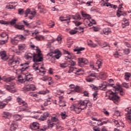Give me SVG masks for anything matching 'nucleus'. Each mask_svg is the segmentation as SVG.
<instances>
[{
    "label": "nucleus",
    "mask_w": 131,
    "mask_h": 131,
    "mask_svg": "<svg viewBox=\"0 0 131 131\" xmlns=\"http://www.w3.org/2000/svg\"><path fill=\"white\" fill-rule=\"evenodd\" d=\"M73 23H75L76 26H79V25H81V23L77 21H73Z\"/></svg>",
    "instance_id": "nucleus-61"
},
{
    "label": "nucleus",
    "mask_w": 131,
    "mask_h": 131,
    "mask_svg": "<svg viewBox=\"0 0 131 131\" xmlns=\"http://www.w3.org/2000/svg\"><path fill=\"white\" fill-rule=\"evenodd\" d=\"M122 11H123V7H122L121 5H119L118 10L117 11V17H120L121 16V13H122Z\"/></svg>",
    "instance_id": "nucleus-20"
},
{
    "label": "nucleus",
    "mask_w": 131,
    "mask_h": 131,
    "mask_svg": "<svg viewBox=\"0 0 131 131\" xmlns=\"http://www.w3.org/2000/svg\"><path fill=\"white\" fill-rule=\"evenodd\" d=\"M33 57V54H31V53H28L27 54H25V59L26 60H31Z\"/></svg>",
    "instance_id": "nucleus-25"
},
{
    "label": "nucleus",
    "mask_w": 131,
    "mask_h": 131,
    "mask_svg": "<svg viewBox=\"0 0 131 131\" xmlns=\"http://www.w3.org/2000/svg\"><path fill=\"white\" fill-rule=\"evenodd\" d=\"M17 102H18L19 105H22L23 106H25V107H28L27 103L23 101L21 98H18L17 99Z\"/></svg>",
    "instance_id": "nucleus-18"
},
{
    "label": "nucleus",
    "mask_w": 131,
    "mask_h": 131,
    "mask_svg": "<svg viewBox=\"0 0 131 131\" xmlns=\"http://www.w3.org/2000/svg\"><path fill=\"white\" fill-rule=\"evenodd\" d=\"M113 122L115 123V125L117 126V127H121V128H123V126H124V124H123V122L121 121L118 122V120H116L114 119L112 120Z\"/></svg>",
    "instance_id": "nucleus-12"
},
{
    "label": "nucleus",
    "mask_w": 131,
    "mask_h": 131,
    "mask_svg": "<svg viewBox=\"0 0 131 131\" xmlns=\"http://www.w3.org/2000/svg\"><path fill=\"white\" fill-rule=\"evenodd\" d=\"M48 117H50V114L49 112L44 113L42 115L40 116L39 120H41V121H45Z\"/></svg>",
    "instance_id": "nucleus-14"
},
{
    "label": "nucleus",
    "mask_w": 131,
    "mask_h": 131,
    "mask_svg": "<svg viewBox=\"0 0 131 131\" xmlns=\"http://www.w3.org/2000/svg\"><path fill=\"white\" fill-rule=\"evenodd\" d=\"M123 21L124 22H123L122 24L123 28H124V26H128V25H129V23H128V21L126 20V19L124 18Z\"/></svg>",
    "instance_id": "nucleus-30"
},
{
    "label": "nucleus",
    "mask_w": 131,
    "mask_h": 131,
    "mask_svg": "<svg viewBox=\"0 0 131 131\" xmlns=\"http://www.w3.org/2000/svg\"><path fill=\"white\" fill-rule=\"evenodd\" d=\"M0 56L3 61H8V59H9L7 57V53L5 51L0 52Z\"/></svg>",
    "instance_id": "nucleus-13"
},
{
    "label": "nucleus",
    "mask_w": 131,
    "mask_h": 131,
    "mask_svg": "<svg viewBox=\"0 0 131 131\" xmlns=\"http://www.w3.org/2000/svg\"><path fill=\"white\" fill-rule=\"evenodd\" d=\"M74 89V91L76 92L77 93H78V92H80V91H81V89L78 86H76Z\"/></svg>",
    "instance_id": "nucleus-51"
},
{
    "label": "nucleus",
    "mask_w": 131,
    "mask_h": 131,
    "mask_svg": "<svg viewBox=\"0 0 131 131\" xmlns=\"http://www.w3.org/2000/svg\"><path fill=\"white\" fill-rule=\"evenodd\" d=\"M68 66H75L76 64L75 62L73 61V60H70L67 62Z\"/></svg>",
    "instance_id": "nucleus-37"
},
{
    "label": "nucleus",
    "mask_w": 131,
    "mask_h": 131,
    "mask_svg": "<svg viewBox=\"0 0 131 131\" xmlns=\"http://www.w3.org/2000/svg\"><path fill=\"white\" fill-rule=\"evenodd\" d=\"M68 68L69 69L68 73H72V72H73L75 74L79 75V74L78 73L83 72V70H82L81 68L78 69L75 67H71L70 66L68 67Z\"/></svg>",
    "instance_id": "nucleus-5"
},
{
    "label": "nucleus",
    "mask_w": 131,
    "mask_h": 131,
    "mask_svg": "<svg viewBox=\"0 0 131 131\" xmlns=\"http://www.w3.org/2000/svg\"><path fill=\"white\" fill-rule=\"evenodd\" d=\"M93 130L94 131H100L101 128L97 126H95L93 127Z\"/></svg>",
    "instance_id": "nucleus-58"
},
{
    "label": "nucleus",
    "mask_w": 131,
    "mask_h": 131,
    "mask_svg": "<svg viewBox=\"0 0 131 131\" xmlns=\"http://www.w3.org/2000/svg\"><path fill=\"white\" fill-rule=\"evenodd\" d=\"M89 100H85L80 102V106L73 105L74 111H75L76 113L77 114L80 113L83 109H85L88 107V104H89Z\"/></svg>",
    "instance_id": "nucleus-2"
},
{
    "label": "nucleus",
    "mask_w": 131,
    "mask_h": 131,
    "mask_svg": "<svg viewBox=\"0 0 131 131\" xmlns=\"http://www.w3.org/2000/svg\"><path fill=\"white\" fill-rule=\"evenodd\" d=\"M102 33H103V34H105L106 35H108L109 33H111V29L108 28L103 29V30H102Z\"/></svg>",
    "instance_id": "nucleus-23"
},
{
    "label": "nucleus",
    "mask_w": 131,
    "mask_h": 131,
    "mask_svg": "<svg viewBox=\"0 0 131 131\" xmlns=\"http://www.w3.org/2000/svg\"><path fill=\"white\" fill-rule=\"evenodd\" d=\"M19 51H23L26 48V45L25 44H20L18 45Z\"/></svg>",
    "instance_id": "nucleus-33"
},
{
    "label": "nucleus",
    "mask_w": 131,
    "mask_h": 131,
    "mask_svg": "<svg viewBox=\"0 0 131 131\" xmlns=\"http://www.w3.org/2000/svg\"><path fill=\"white\" fill-rule=\"evenodd\" d=\"M17 81H19V82H21V83L24 82V79L22 78L21 75H19L18 76Z\"/></svg>",
    "instance_id": "nucleus-45"
},
{
    "label": "nucleus",
    "mask_w": 131,
    "mask_h": 131,
    "mask_svg": "<svg viewBox=\"0 0 131 131\" xmlns=\"http://www.w3.org/2000/svg\"><path fill=\"white\" fill-rule=\"evenodd\" d=\"M99 88L101 91H105V89L107 88V83L106 82H103L102 83L99 84Z\"/></svg>",
    "instance_id": "nucleus-21"
},
{
    "label": "nucleus",
    "mask_w": 131,
    "mask_h": 131,
    "mask_svg": "<svg viewBox=\"0 0 131 131\" xmlns=\"http://www.w3.org/2000/svg\"><path fill=\"white\" fill-rule=\"evenodd\" d=\"M114 89H115L116 91H119L120 92V95L121 96L124 95V92H123V89L120 87V85L115 86Z\"/></svg>",
    "instance_id": "nucleus-16"
},
{
    "label": "nucleus",
    "mask_w": 131,
    "mask_h": 131,
    "mask_svg": "<svg viewBox=\"0 0 131 131\" xmlns=\"http://www.w3.org/2000/svg\"><path fill=\"white\" fill-rule=\"evenodd\" d=\"M51 10L53 11V12H58V11H59V9L58 8H57V7H52L51 9Z\"/></svg>",
    "instance_id": "nucleus-62"
},
{
    "label": "nucleus",
    "mask_w": 131,
    "mask_h": 131,
    "mask_svg": "<svg viewBox=\"0 0 131 131\" xmlns=\"http://www.w3.org/2000/svg\"><path fill=\"white\" fill-rule=\"evenodd\" d=\"M0 37H1V38H6L5 40L0 39V45H5L6 42H8V38H9V36L7 33L3 32L2 34H0Z\"/></svg>",
    "instance_id": "nucleus-6"
},
{
    "label": "nucleus",
    "mask_w": 131,
    "mask_h": 131,
    "mask_svg": "<svg viewBox=\"0 0 131 131\" xmlns=\"http://www.w3.org/2000/svg\"><path fill=\"white\" fill-rule=\"evenodd\" d=\"M100 123H97V125L98 126H102V125H103V124H106L107 123H108V122H109V120H107L106 121H104L103 122H99Z\"/></svg>",
    "instance_id": "nucleus-38"
},
{
    "label": "nucleus",
    "mask_w": 131,
    "mask_h": 131,
    "mask_svg": "<svg viewBox=\"0 0 131 131\" xmlns=\"http://www.w3.org/2000/svg\"><path fill=\"white\" fill-rule=\"evenodd\" d=\"M70 34H71L72 35H73V34H76V33H77V31L75 30H71L69 31Z\"/></svg>",
    "instance_id": "nucleus-56"
},
{
    "label": "nucleus",
    "mask_w": 131,
    "mask_h": 131,
    "mask_svg": "<svg viewBox=\"0 0 131 131\" xmlns=\"http://www.w3.org/2000/svg\"><path fill=\"white\" fill-rule=\"evenodd\" d=\"M34 51H36V53H33V62H42L43 61V57L42 54H41V50L38 47L33 46Z\"/></svg>",
    "instance_id": "nucleus-1"
},
{
    "label": "nucleus",
    "mask_w": 131,
    "mask_h": 131,
    "mask_svg": "<svg viewBox=\"0 0 131 131\" xmlns=\"http://www.w3.org/2000/svg\"><path fill=\"white\" fill-rule=\"evenodd\" d=\"M122 54L121 52H118V51H116L114 53L113 56L115 58H119L120 56H122Z\"/></svg>",
    "instance_id": "nucleus-32"
},
{
    "label": "nucleus",
    "mask_w": 131,
    "mask_h": 131,
    "mask_svg": "<svg viewBox=\"0 0 131 131\" xmlns=\"http://www.w3.org/2000/svg\"><path fill=\"white\" fill-rule=\"evenodd\" d=\"M64 54L66 55H69V56H65V60H71L72 59V56H71V53L67 51H64Z\"/></svg>",
    "instance_id": "nucleus-22"
},
{
    "label": "nucleus",
    "mask_w": 131,
    "mask_h": 131,
    "mask_svg": "<svg viewBox=\"0 0 131 131\" xmlns=\"http://www.w3.org/2000/svg\"><path fill=\"white\" fill-rule=\"evenodd\" d=\"M100 131H108V129L106 126H102Z\"/></svg>",
    "instance_id": "nucleus-64"
},
{
    "label": "nucleus",
    "mask_w": 131,
    "mask_h": 131,
    "mask_svg": "<svg viewBox=\"0 0 131 131\" xmlns=\"http://www.w3.org/2000/svg\"><path fill=\"white\" fill-rule=\"evenodd\" d=\"M26 108H27V107H25V106H23L21 105L19 107L17 108V110L18 111V112H21V111H25V110H26Z\"/></svg>",
    "instance_id": "nucleus-35"
},
{
    "label": "nucleus",
    "mask_w": 131,
    "mask_h": 131,
    "mask_svg": "<svg viewBox=\"0 0 131 131\" xmlns=\"http://www.w3.org/2000/svg\"><path fill=\"white\" fill-rule=\"evenodd\" d=\"M18 39H21V40H23V39H25V37L24 35H18L16 36V37H15L14 39H11V43L13 45H18V42L19 41Z\"/></svg>",
    "instance_id": "nucleus-7"
},
{
    "label": "nucleus",
    "mask_w": 131,
    "mask_h": 131,
    "mask_svg": "<svg viewBox=\"0 0 131 131\" xmlns=\"http://www.w3.org/2000/svg\"><path fill=\"white\" fill-rule=\"evenodd\" d=\"M93 95V99L94 101H96L97 100V96H98V93L94 92Z\"/></svg>",
    "instance_id": "nucleus-60"
},
{
    "label": "nucleus",
    "mask_w": 131,
    "mask_h": 131,
    "mask_svg": "<svg viewBox=\"0 0 131 131\" xmlns=\"http://www.w3.org/2000/svg\"><path fill=\"white\" fill-rule=\"evenodd\" d=\"M125 112L126 119L128 120L129 122L131 123V107H128L125 108Z\"/></svg>",
    "instance_id": "nucleus-8"
},
{
    "label": "nucleus",
    "mask_w": 131,
    "mask_h": 131,
    "mask_svg": "<svg viewBox=\"0 0 131 131\" xmlns=\"http://www.w3.org/2000/svg\"><path fill=\"white\" fill-rule=\"evenodd\" d=\"M25 17H28V15H33V12L30 9H27L25 11Z\"/></svg>",
    "instance_id": "nucleus-29"
},
{
    "label": "nucleus",
    "mask_w": 131,
    "mask_h": 131,
    "mask_svg": "<svg viewBox=\"0 0 131 131\" xmlns=\"http://www.w3.org/2000/svg\"><path fill=\"white\" fill-rule=\"evenodd\" d=\"M41 80L43 81H48V76H45L43 77H42L41 79Z\"/></svg>",
    "instance_id": "nucleus-63"
},
{
    "label": "nucleus",
    "mask_w": 131,
    "mask_h": 131,
    "mask_svg": "<svg viewBox=\"0 0 131 131\" xmlns=\"http://www.w3.org/2000/svg\"><path fill=\"white\" fill-rule=\"evenodd\" d=\"M20 63V62L19 60H14V57L13 56L12 59H10L8 61V65L9 66H13V67H15V66H17V65H19Z\"/></svg>",
    "instance_id": "nucleus-10"
},
{
    "label": "nucleus",
    "mask_w": 131,
    "mask_h": 131,
    "mask_svg": "<svg viewBox=\"0 0 131 131\" xmlns=\"http://www.w3.org/2000/svg\"><path fill=\"white\" fill-rule=\"evenodd\" d=\"M7 105V103H3V102H0V109H3L5 107H6V105Z\"/></svg>",
    "instance_id": "nucleus-59"
},
{
    "label": "nucleus",
    "mask_w": 131,
    "mask_h": 131,
    "mask_svg": "<svg viewBox=\"0 0 131 131\" xmlns=\"http://www.w3.org/2000/svg\"><path fill=\"white\" fill-rule=\"evenodd\" d=\"M16 22H17V18H14L11 20L10 25L14 26L16 24Z\"/></svg>",
    "instance_id": "nucleus-46"
},
{
    "label": "nucleus",
    "mask_w": 131,
    "mask_h": 131,
    "mask_svg": "<svg viewBox=\"0 0 131 131\" xmlns=\"http://www.w3.org/2000/svg\"><path fill=\"white\" fill-rule=\"evenodd\" d=\"M26 79L27 81H32V80H33V78H32V77H30V74H29L27 75Z\"/></svg>",
    "instance_id": "nucleus-44"
},
{
    "label": "nucleus",
    "mask_w": 131,
    "mask_h": 131,
    "mask_svg": "<svg viewBox=\"0 0 131 131\" xmlns=\"http://www.w3.org/2000/svg\"><path fill=\"white\" fill-rule=\"evenodd\" d=\"M69 66H68L67 62H64L63 63H60V67L63 69L66 68V67H69Z\"/></svg>",
    "instance_id": "nucleus-41"
},
{
    "label": "nucleus",
    "mask_w": 131,
    "mask_h": 131,
    "mask_svg": "<svg viewBox=\"0 0 131 131\" xmlns=\"http://www.w3.org/2000/svg\"><path fill=\"white\" fill-rule=\"evenodd\" d=\"M15 28L18 29V30H24V25H19L15 24L14 25Z\"/></svg>",
    "instance_id": "nucleus-28"
},
{
    "label": "nucleus",
    "mask_w": 131,
    "mask_h": 131,
    "mask_svg": "<svg viewBox=\"0 0 131 131\" xmlns=\"http://www.w3.org/2000/svg\"><path fill=\"white\" fill-rule=\"evenodd\" d=\"M106 94H109V95H110L108 96V98L110 100L113 101L115 104H118L120 97L118 96V95H117V94H116V93H114L113 92L111 91V90H110L106 92Z\"/></svg>",
    "instance_id": "nucleus-4"
},
{
    "label": "nucleus",
    "mask_w": 131,
    "mask_h": 131,
    "mask_svg": "<svg viewBox=\"0 0 131 131\" xmlns=\"http://www.w3.org/2000/svg\"><path fill=\"white\" fill-rule=\"evenodd\" d=\"M92 120H94L95 121H98V123H100V122H101V121H103V120H105V119H106V118L104 119V118H101L100 119H97V118H92Z\"/></svg>",
    "instance_id": "nucleus-42"
},
{
    "label": "nucleus",
    "mask_w": 131,
    "mask_h": 131,
    "mask_svg": "<svg viewBox=\"0 0 131 131\" xmlns=\"http://www.w3.org/2000/svg\"><path fill=\"white\" fill-rule=\"evenodd\" d=\"M85 50L84 48L81 47L80 48H76L74 50V52H77V54H79L81 51H83Z\"/></svg>",
    "instance_id": "nucleus-31"
},
{
    "label": "nucleus",
    "mask_w": 131,
    "mask_h": 131,
    "mask_svg": "<svg viewBox=\"0 0 131 131\" xmlns=\"http://www.w3.org/2000/svg\"><path fill=\"white\" fill-rule=\"evenodd\" d=\"M100 45L102 47V48H106V47L109 48L110 47L106 42L100 43Z\"/></svg>",
    "instance_id": "nucleus-47"
},
{
    "label": "nucleus",
    "mask_w": 131,
    "mask_h": 131,
    "mask_svg": "<svg viewBox=\"0 0 131 131\" xmlns=\"http://www.w3.org/2000/svg\"><path fill=\"white\" fill-rule=\"evenodd\" d=\"M81 15H82V17H83L84 18H85L86 19H88L89 20V21H90L91 20V15H90L83 12H81Z\"/></svg>",
    "instance_id": "nucleus-27"
},
{
    "label": "nucleus",
    "mask_w": 131,
    "mask_h": 131,
    "mask_svg": "<svg viewBox=\"0 0 131 131\" xmlns=\"http://www.w3.org/2000/svg\"><path fill=\"white\" fill-rule=\"evenodd\" d=\"M40 113L38 112H34V116L33 118H35V119H39L40 118Z\"/></svg>",
    "instance_id": "nucleus-26"
},
{
    "label": "nucleus",
    "mask_w": 131,
    "mask_h": 131,
    "mask_svg": "<svg viewBox=\"0 0 131 131\" xmlns=\"http://www.w3.org/2000/svg\"><path fill=\"white\" fill-rule=\"evenodd\" d=\"M89 64V60L86 58H81L78 59V65L80 67H83L84 65Z\"/></svg>",
    "instance_id": "nucleus-9"
},
{
    "label": "nucleus",
    "mask_w": 131,
    "mask_h": 131,
    "mask_svg": "<svg viewBox=\"0 0 131 131\" xmlns=\"http://www.w3.org/2000/svg\"><path fill=\"white\" fill-rule=\"evenodd\" d=\"M35 38L36 40H40V38H42V39H45V37H43V36H36L35 37Z\"/></svg>",
    "instance_id": "nucleus-57"
},
{
    "label": "nucleus",
    "mask_w": 131,
    "mask_h": 131,
    "mask_svg": "<svg viewBox=\"0 0 131 131\" xmlns=\"http://www.w3.org/2000/svg\"><path fill=\"white\" fill-rule=\"evenodd\" d=\"M60 116H61L62 119H65L67 117V115L65 113H61Z\"/></svg>",
    "instance_id": "nucleus-54"
},
{
    "label": "nucleus",
    "mask_w": 131,
    "mask_h": 131,
    "mask_svg": "<svg viewBox=\"0 0 131 131\" xmlns=\"http://www.w3.org/2000/svg\"><path fill=\"white\" fill-rule=\"evenodd\" d=\"M129 77H130V74L129 73H126L125 74V79L126 80H128Z\"/></svg>",
    "instance_id": "nucleus-50"
},
{
    "label": "nucleus",
    "mask_w": 131,
    "mask_h": 131,
    "mask_svg": "<svg viewBox=\"0 0 131 131\" xmlns=\"http://www.w3.org/2000/svg\"><path fill=\"white\" fill-rule=\"evenodd\" d=\"M23 90L26 91V92L33 91V84H28L27 85H25L23 88Z\"/></svg>",
    "instance_id": "nucleus-15"
},
{
    "label": "nucleus",
    "mask_w": 131,
    "mask_h": 131,
    "mask_svg": "<svg viewBox=\"0 0 131 131\" xmlns=\"http://www.w3.org/2000/svg\"><path fill=\"white\" fill-rule=\"evenodd\" d=\"M4 118L10 119L12 117V114L9 112H4L3 115L2 116Z\"/></svg>",
    "instance_id": "nucleus-19"
},
{
    "label": "nucleus",
    "mask_w": 131,
    "mask_h": 131,
    "mask_svg": "<svg viewBox=\"0 0 131 131\" xmlns=\"http://www.w3.org/2000/svg\"><path fill=\"white\" fill-rule=\"evenodd\" d=\"M49 93V90H42L38 92V94H40V95H46V94H48Z\"/></svg>",
    "instance_id": "nucleus-43"
},
{
    "label": "nucleus",
    "mask_w": 131,
    "mask_h": 131,
    "mask_svg": "<svg viewBox=\"0 0 131 131\" xmlns=\"http://www.w3.org/2000/svg\"><path fill=\"white\" fill-rule=\"evenodd\" d=\"M85 79L88 82H93V81H94V79L91 78L89 76L87 77Z\"/></svg>",
    "instance_id": "nucleus-53"
},
{
    "label": "nucleus",
    "mask_w": 131,
    "mask_h": 131,
    "mask_svg": "<svg viewBox=\"0 0 131 131\" xmlns=\"http://www.w3.org/2000/svg\"><path fill=\"white\" fill-rule=\"evenodd\" d=\"M14 80H15V78L9 77L6 78V82H10L11 83H10L9 85H5V88L7 91L11 92V93H14V91L13 90V89H15V85L16 84L15 82H14Z\"/></svg>",
    "instance_id": "nucleus-3"
},
{
    "label": "nucleus",
    "mask_w": 131,
    "mask_h": 131,
    "mask_svg": "<svg viewBox=\"0 0 131 131\" xmlns=\"http://www.w3.org/2000/svg\"><path fill=\"white\" fill-rule=\"evenodd\" d=\"M36 8H37V9H39L40 10H44L45 6L43 5H42L41 3H39Z\"/></svg>",
    "instance_id": "nucleus-40"
},
{
    "label": "nucleus",
    "mask_w": 131,
    "mask_h": 131,
    "mask_svg": "<svg viewBox=\"0 0 131 131\" xmlns=\"http://www.w3.org/2000/svg\"><path fill=\"white\" fill-rule=\"evenodd\" d=\"M71 19V15H69V16H60L59 17V20L61 21V22H67L68 24L69 23H70V20Z\"/></svg>",
    "instance_id": "nucleus-11"
},
{
    "label": "nucleus",
    "mask_w": 131,
    "mask_h": 131,
    "mask_svg": "<svg viewBox=\"0 0 131 131\" xmlns=\"http://www.w3.org/2000/svg\"><path fill=\"white\" fill-rule=\"evenodd\" d=\"M53 122H58V117L57 116L52 117L51 119Z\"/></svg>",
    "instance_id": "nucleus-48"
},
{
    "label": "nucleus",
    "mask_w": 131,
    "mask_h": 131,
    "mask_svg": "<svg viewBox=\"0 0 131 131\" xmlns=\"http://www.w3.org/2000/svg\"><path fill=\"white\" fill-rule=\"evenodd\" d=\"M102 64H103V62H102V60H98L96 61V65L98 67L99 69L101 68L102 67Z\"/></svg>",
    "instance_id": "nucleus-39"
},
{
    "label": "nucleus",
    "mask_w": 131,
    "mask_h": 131,
    "mask_svg": "<svg viewBox=\"0 0 131 131\" xmlns=\"http://www.w3.org/2000/svg\"><path fill=\"white\" fill-rule=\"evenodd\" d=\"M72 18L74 20H81V17L79 13H76L75 15H71V18Z\"/></svg>",
    "instance_id": "nucleus-24"
},
{
    "label": "nucleus",
    "mask_w": 131,
    "mask_h": 131,
    "mask_svg": "<svg viewBox=\"0 0 131 131\" xmlns=\"http://www.w3.org/2000/svg\"><path fill=\"white\" fill-rule=\"evenodd\" d=\"M89 22L90 23V24H88L89 26H92L93 24L95 25L96 24V21H95V19H92L90 20Z\"/></svg>",
    "instance_id": "nucleus-49"
},
{
    "label": "nucleus",
    "mask_w": 131,
    "mask_h": 131,
    "mask_svg": "<svg viewBox=\"0 0 131 131\" xmlns=\"http://www.w3.org/2000/svg\"><path fill=\"white\" fill-rule=\"evenodd\" d=\"M47 123L49 127H53V126H54V122L51 120L49 119L47 121Z\"/></svg>",
    "instance_id": "nucleus-34"
},
{
    "label": "nucleus",
    "mask_w": 131,
    "mask_h": 131,
    "mask_svg": "<svg viewBox=\"0 0 131 131\" xmlns=\"http://www.w3.org/2000/svg\"><path fill=\"white\" fill-rule=\"evenodd\" d=\"M39 128V124L36 122H33V129H38Z\"/></svg>",
    "instance_id": "nucleus-36"
},
{
    "label": "nucleus",
    "mask_w": 131,
    "mask_h": 131,
    "mask_svg": "<svg viewBox=\"0 0 131 131\" xmlns=\"http://www.w3.org/2000/svg\"><path fill=\"white\" fill-rule=\"evenodd\" d=\"M54 54H56L54 56V57L57 59H60V57L62 56V53H61V51L58 49H56L54 51Z\"/></svg>",
    "instance_id": "nucleus-17"
},
{
    "label": "nucleus",
    "mask_w": 131,
    "mask_h": 131,
    "mask_svg": "<svg viewBox=\"0 0 131 131\" xmlns=\"http://www.w3.org/2000/svg\"><path fill=\"white\" fill-rule=\"evenodd\" d=\"M63 102H64V101H63V100H60L59 101V107H65V106H66V104L64 103L63 104H61V103H63Z\"/></svg>",
    "instance_id": "nucleus-55"
},
{
    "label": "nucleus",
    "mask_w": 131,
    "mask_h": 131,
    "mask_svg": "<svg viewBox=\"0 0 131 131\" xmlns=\"http://www.w3.org/2000/svg\"><path fill=\"white\" fill-rule=\"evenodd\" d=\"M123 52L125 55H128V54L130 53V51L128 49H125L123 50Z\"/></svg>",
    "instance_id": "nucleus-52"
}]
</instances>
